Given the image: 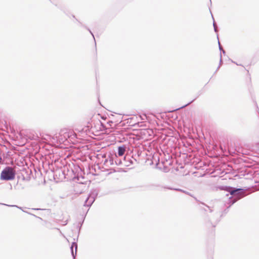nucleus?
I'll list each match as a JSON object with an SVG mask.
<instances>
[{"instance_id": "1", "label": "nucleus", "mask_w": 259, "mask_h": 259, "mask_svg": "<svg viewBox=\"0 0 259 259\" xmlns=\"http://www.w3.org/2000/svg\"><path fill=\"white\" fill-rule=\"evenodd\" d=\"M16 171L14 168L10 166L6 167L2 171L1 179L3 180H13L15 179Z\"/></svg>"}, {"instance_id": "3", "label": "nucleus", "mask_w": 259, "mask_h": 259, "mask_svg": "<svg viewBox=\"0 0 259 259\" xmlns=\"http://www.w3.org/2000/svg\"><path fill=\"white\" fill-rule=\"evenodd\" d=\"M125 151L124 147H119L118 148V154L119 156H122Z\"/></svg>"}, {"instance_id": "5", "label": "nucleus", "mask_w": 259, "mask_h": 259, "mask_svg": "<svg viewBox=\"0 0 259 259\" xmlns=\"http://www.w3.org/2000/svg\"><path fill=\"white\" fill-rule=\"evenodd\" d=\"M222 51H223V52H225V51L224 49H222Z\"/></svg>"}, {"instance_id": "6", "label": "nucleus", "mask_w": 259, "mask_h": 259, "mask_svg": "<svg viewBox=\"0 0 259 259\" xmlns=\"http://www.w3.org/2000/svg\"><path fill=\"white\" fill-rule=\"evenodd\" d=\"M222 51H223V52H225V51L224 49H222Z\"/></svg>"}, {"instance_id": "7", "label": "nucleus", "mask_w": 259, "mask_h": 259, "mask_svg": "<svg viewBox=\"0 0 259 259\" xmlns=\"http://www.w3.org/2000/svg\"><path fill=\"white\" fill-rule=\"evenodd\" d=\"M222 51H223V52H225V51L224 49H222Z\"/></svg>"}, {"instance_id": "4", "label": "nucleus", "mask_w": 259, "mask_h": 259, "mask_svg": "<svg viewBox=\"0 0 259 259\" xmlns=\"http://www.w3.org/2000/svg\"><path fill=\"white\" fill-rule=\"evenodd\" d=\"M240 190H241L240 189H237L236 190H232V191H230V193L231 195H234L235 192H236L238 191H240Z\"/></svg>"}, {"instance_id": "2", "label": "nucleus", "mask_w": 259, "mask_h": 259, "mask_svg": "<svg viewBox=\"0 0 259 259\" xmlns=\"http://www.w3.org/2000/svg\"><path fill=\"white\" fill-rule=\"evenodd\" d=\"M102 125L100 121H98L95 124L94 126H91V124L88 123L87 127L83 130H84L87 134H92L94 135H98L99 132L102 130Z\"/></svg>"}]
</instances>
